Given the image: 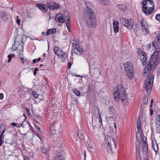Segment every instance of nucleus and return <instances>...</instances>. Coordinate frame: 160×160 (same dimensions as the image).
<instances>
[{
  "mask_svg": "<svg viewBox=\"0 0 160 160\" xmlns=\"http://www.w3.org/2000/svg\"><path fill=\"white\" fill-rule=\"evenodd\" d=\"M25 110H26V112L27 113V115L28 116H31V114L30 112L29 109L27 108H26L25 109Z\"/></svg>",
  "mask_w": 160,
  "mask_h": 160,
  "instance_id": "de8ad7c7",
  "label": "nucleus"
},
{
  "mask_svg": "<svg viewBox=\"0 0 160 160\" xmlns=\"http://www.w3.org/2000/svg\"><path fill=\"white\" fill-rule=\"evenodd\" d=\"M109 119L110 120H112L113 119V118L112 116H111L109 118Z\"/></svg>",
  "mask_w": 160,
  "mask_h": 160,
  "instance_id": "69168bd1",
  "label": "nucleus"
},
{
  "mask_svg": "<svg viewBox=\"0 0 160 160\" xmlns=\"http://www.w3.org/2000/svg\"><path fill=\"white\" fill-rule=\"evenodd\" d=\"M74 76H75L76 77H81V79H80V80L82 79V77L81 76H80V75H78L76 74V75H74Z\"/></svg>",
  "mask_w": 160,
  "mask_h": 160,
  "instance_id": "e2e57ef3",
  "label": "nucleus"
},
{
  "mask_svg": "<svg viewBox=\"0 0 160 160\" xmlns=\"http://www.w3.org/2000/svg\"><path fill=\"white\" fill-rule=\"evenodd\" d=\"M82 18L83 21L89 27L95 28L96 26V17L93 10L86 4L83 9Z\"/></svg>",
  "mask_w": 160,
  "mask_h": 160,
  "instance_id": "f257e3e1",
  "label": "nucleus"
},
{
  "mask_svg": "<svg viewBox=\"0 0 160 160\" xmlns=\"http://www.w3.org/2000/svg\"><path fill=\"white\" fill-rule=\"evenodd\" d=\"M53 51L58 58L63 60L66 59L68 58V55L67 53L65 52H63L60 48L58 46H55L54 47Z\"/></svg>",
  "mask_w": 160,
  "mask_h": 160,
  "instance_id": "39448f33",
  "label": "nucleus"
},
{
  "mask_svg": "<svg viewBox=\"0 0 160 160\" xmlns=\"http://www.w3.org/2000/svg\"><path fill=\"white\" fill-rule=\"evenodd\" d=\"M48 9L51 10H57L59 8V5L53 1H48L47 2Z\"/></svg>",
  "mask_w": 160,
  "mask_h": 160,
  "instance_id": "1a4fd4ad",
  "label": "nucleus"
},
{
  "mask_svg": "<svg viewBox=\"0 0 160 160\" xmlns=\"http://www.w3.org/2000/svg\"><path fill=\"white\" fill-rule=\"evenodd\" d=\"M143 150V154H146L148 152V148L147 147H143L142 148Z\"/></svg>",
  "mask_w": 160,
  "mask_h": 160,
  "instance_id": "c03bdc74",
  "label": "nucleus"
},
{
  "mask_svg": "<svg viewBox=\"0 0 160 160\" xmlns=\"http://www.w3.org/2000/svg\"><path fill=\"white\" fill-rule=\"evenodd\" d=\"M56 32V29L55 28L49 29L48 30L47 32H46V36H48L49 34H53L55 33Z\"/></svg>",
  "mask_w": 160,
  "mask_h": 160,
  "instance_id": "5701e85b",
  "label": "nucleus"
},
{
  "mask_svg": "<svg viewBox=\"0 0 160 160\" xmlns=\"http://www.w3.org/2000/svg\"><path fill=\"white\" fill-rule=\"evenodd\" d=\"M5 128L4 125L3 124H0V133L1 132V130L2 129H3V128Z\"/></svg>",
  "mask_w": 160,
  "mask_h": 160,
  "instance_id": "603ef678",
  "label": "nucleus"
},
{
  "mask_svg": "<svg viewBox=\"0 0 160 160\" xmlns=\"http://www.w3.org/2000/svg\"><path fill=\"white\" fill-rule=\"evenodd\" d=\"M113 142V139L108 135H106L105 137L103 144L104 147L107 149L108 152H112L111 144Z\"/></svg>",
  "mask_w": 160,
  "mask_h": 160,
  "instance_id": "423d86ee",
  "label": "nucleus"
},
{
  "mask_svg": "<svg viewBox=\"0 0 160 160\" xmlns=\"http://www.w3.org/2000/svg\"><path fill=\"white\" fill-rule=\"evenodd\" d=\"M3 98V95L2 93L0 94V99H2Z\"/></svg>",
  "mask_w": 160,
  "mask_h": 160,
  "instance_id": "bf43d9fd",
  "label": "nucleus"
},
{
  "mask_svg": "<svg viewBox=\"0 0 160 160\" xmlns=\"http://www.w3.org/2000/svg\"><path fill=\"white\" fill-rule=\"evenodd\" d=\"M138 53L139 56H141L146 54V53L143 51H141L140 49H138Z\"/></svg>",
  "mask_w": 160,
  "mask_h": 160,
  "instance_id": "e433bc0d",
  "label": "nucleus"
},
{
  "mask_svg": "<svg viewBox=\"0 0 160 160\" xmlns=\"http://www.w3.org/2000/svg\"><path fill=\"white\" fill-rule=\"evenodd\" d=\"M148 102V98L145 97L143 99V102L144 104H147Z\"/></svg>",
  "mask_w": 160,
  "mask_h": 160,
  "instance_id": "37998d69",
  "label": "nucleus"
},
{
  "mask_svg": "<svg viewBox=\"0 0 160 160\" xmlns=\"http://www.w3.org/2000/svg\"><path fill=\"white\" fill-rule=\"evenodd\" d=\"M23 158L24 160H30V158L28 156H23Z\"/></svg>",
  "mask_w": 160,
  "mask_h": 160,
  "instance_id": "5fc2aeb1",
  "label": "nucleus"
},
{
  "mask_svg": "<svg viewBox=\"0 0 160 160\" xmlns=\"http://www.w3.org/2000/svg\"><path fill=\"white\" fill-rule=\"evenodd\" d=\"M67 20L66 22V25H67V27L68 29V31H69V27L68 26V24H69V22H70V19L69 18H68L67 19Z\"/></svg>",
  "mask_w": 160,
  "mask_h": 160,
  "instance_id": "a18cd8bd",
  "label": "nucleus"
},
{
  "mask_svg": "<svg viewBox=\"0 0 160 160\" xmlns=\"http://www.w3.org/2000/svg\"><path fill=\"white\" fill-rule=\"evenodd\" d=\"M73 92L78 96H79L81 95L80 91L78 90L77 89H74L73 90Z\"/></svg>",
  "mask_w": 160,
  "mask_h": 160,
  "instance_id": "7c9ffc66",
  "label": "nucleus"
},
{
  "mask_svg": "<svg viewBox=\"0 0 160 160\" xmlns=\"http://www.w3.org/2000/svg\"><path fill=\"white\" fill-rule=\"evenodd\" d=\"M3 143L2 141L0 140V146L2 145Z\"/></svg>",
  "mask_w": 160,
  "mask_h": 160,
  "instance_id": "774afa93",
  "label": "nucleus"
},
{
  "mask_svg": "<svg viewBox=\"0 0 160 160\" xmlns=\"http://www.w3.org/2000/svg\"><path fill=\"white\" fill-rule=\"evenodd\" d=\"M155 18L157 20L160 22V14L156 15L155 16Z\"/></svg>",
  "mask_w": 160,
  "mask_h": 160,
  "instance_id": "49530a36",
  "label": "nucleus"
},
{
  "mask_svg": "<svg viewBox=\"0 0 160 160\" xmlns=\"http://www.w3.org/2000/svg\"><path fill=\"white\" fill-rule=\"evenodd\" d=\"M21 59L22 60V64H24L25 63V62H27V63H28L27 61V59H25L23 58H21Z\"/></svg>",
  "mask_w": 160,
  "mask_h": 160,
  "instance_id": "8fccbe9b",
  "label": "nucleus"
},
{
  "mask_svg": "<svg viewBox=\"0 0 160 160\" xmlns=\"http://www.w3.org/2000/svg\"><path fill=\"white\" fill-rule=\"evenodd\" d=\"M150 115L152 116L153 113V111L152 109H150Z\"/></svg>",
  "mask_w": 160,
  "mask_h": 160,
  "instance_id": "680f3d73",
  "label": "nucleus"
},
{
  "mask_svg": "<svg viewBox=\"0 0 160 160\" xmlns=\"http://www.w3.org/2000/svg\"><path fill=\"white\" fill-rule=\"evenodd\" d=\"M98 118L99 120V122L100 123V124H102V119L100 113H99V116H98Z\"/></svg>",
  "mask_w": 160,
  "mask_h": 160,
  "instance_id": "6e6d98bb",
  "label": "nucleus"
},
{
  "mask_svg": "<svg viewBox=\"0 0 160 160\" xmlns=\"http://www.w3.org/2000/svg\"><path fill=\"white\" fill-rule=\"evenodd\" d=\"M158 54H155V53H153L152 57L149 59V62H152V64L154 66V68H156L158 64Z\"/></svg>",
  "mask_w": 160,
  "mask_h": 160,
  "instance_id": "9d476101",
  "label": "nucleus"
},
{
  "mask_svg": "<svg viewBox=\"0 0 160 160\" xmlns=\"http://www.w3.org/2000/svg\"><path fill=\"white\" fill-rule=\"evenodd\" d=\"M157 40L158 41H159L160 40V36H159L157 37Z\"/></svg>",
  "mask_w": 160,
  "mask_h": 160,
  "instance_id": "0e129e2a",
  "label": "nucleus"
},
{
  "mask_svg": "<svg viewBox=\"0 0 160 160\" xmlns=\"http://www.w3.org/2000/svg\"><path fill=\"white\" fill-rule=\"evenodd\" d=\"M146 56V54L140 56V59L142 62V64L143 66L146 65L147 62V59Z\"/></svg>",
  "mask_w": 160,
  "mask_h": 160,
  "instance_id": "a211bd4d",
  "label": "nucleus"
},
{
  "mask_svg": "<svg viewBox=\"0 0 160 160\" xmlns=\"http://www.w3.org/2000/svg\"><path fill=\"white\" fill-rule=\"evenodd\" d=\"M22 125V123L21 124H17L15 122H12L11 123V125L14 127L17 126L18 128L20 127Z\"/></svg>",
  "mask_w": 160,
  "mask_h": 160,
  "instance_id": "2f4dec72",
  "label": "nucleus"
},
{
  "mask_svg": "<svg viewBox=\"0 0 160 160\" xmlns=\"http://www.w3.org/2000/svg\"><path fill=\"white\" fill-rule=\"evenodd\" d=\"M38 68H35L33 72V74L34 75H35L37 74V72L38 71Z\"/></svg>",
  "mask_w": 160,
  "mask_h": 160,
  "instance_id": "4d7b16f0",
  "label": "nucleus"
},
{
  "mask_svg": "<svg viewBox=\"0 0 160 160\" xmlns=\"http://www.w3.org/2000/svg\"><path fill=\"white\" fill-rule=\"evenodd\" d=\"M77 135L78 137L81 139L83 140L84 139V134L82 131L81 130L79 131Z\"/></svg>",
  "mask_w": 160,
  "mask_h": 160,
  "instance_id": "bb28decb",
  "label": "nucleus"
},
{
  "mask_svg": "<svg viewBox=\"0 0 160 160\" xmlns=\"http://www.w3.org/2000/svg\"><path fill=\"white\" fill-rule=\"evenodd\" d=\"M120 100H121L122 104L124 105H128V100L127 98H126V96H125L124 98L122 97L121 98Z\"/></svg>",
  "mask_w": 160,
  "mask_h": 160,
  "instance_id": "b1692460",
  "label": "nucleus"
},
{
  "mask_svg": "<svg viewBox=\"0 0 160 160\" xmlns=\"http://www.w3.org/2000/svg\"><path fill=\"white\" fill-rule=\"evenodd\" d=\"M156 129L157 132L160 133V124H156Z\"/></svg>",
  "mask_w": 160,
  "mask_h": 160,
  "instance_id": "4c0bfd02",
  "label": "nucleus"
},
{
  "mask_svg": "<svg viewBox=\"0 0 160 160\" xmlns=\"http://www.w3.org/2000/svg\"><path fill=\"white\" fill-rule=\"evenodd\" d=\"M120 22L122 25L126 27L128 29H131L133 28V23L132 22L131 23V20L130 19L128 20L126 18H123L120 19Z\"/></svg>",
  "mask_w": 160,
  "mask_h": 160,
  "instance_id": "0eeeda50",
  "label": "nucleus"
},
{
  "mask_svg": "<svg viewBox=\"0 0 160 160\" xmlns=\"http://www.w3.org/2000/svg\"><path fill=\"white\" fill-rule=\"evenodd\" d=\"M72 47L74 49H76L80 46L79 43L78 42H74L72 43Z\"/></svg>",
  "mask_w": 160,
  "mask_h": 160,
  "instance_id": "c756f323",
  "label": "nucleus"
},
{
  "mask_svg": "<svg viewBox=\"0 0 160 160\" xmlns=\"http://www.w3.org/2000/svg\"><path fill=\"white\" fill-rule=\"evenodd\" d=\"M37 59H34L32 61L33 63H36L38 62H37Z\"/></svg>",
  "mask_w": 160,
  "mask_h": 160,
  "instance_id": "052dcab7",
  "label": "nucleus"
},
{
  "mask_svg": "<svg viewBox=\"0 0 160 160\" xmlns=\"http://www.w3.org/2000/svg\"><path fill=\"white\" fill-rule=\"evenodd\" d=\"M113 109V108L112 106H110L108 108V110L110 112H111L112 111V110Z\"/></svg>",
  "mask_w": 160,
  "mask_h": 160,
  "instance_id": "13d9d810",
  "label": "nucleus"
},
{
  "mask_svg": "<svg viewBox=\"0 0 160 160\" xmlns=\"http://www.w3.org/2000/svg\"><path fill=\"white\" fill-rule=\"evenodd\" d=\"M152 62H149V63L146 67L144 70V73L145 74V76H147L151 72L152 68H153L154 66L152 64Z\"/></svg>",
  "mask_w": 160,
  "mask_h": 160,
  "instance_id": "9b49d317",
  "label": "nucleus"
},
{
  "mask_svg": "<svg viewBox=\"0 0 160 160\" xmlns=\"http://www.w3.org/2000/svg\"><path fill=\"white\" fill-rule=\"evenodd\" d=\"M74 52L77 55H80L83 54L84 51L83 48L80 46L76 49H73Z\"/></svg>",
  "mask_w": 160,
  "mask_h": 160,
  "instance_id": "f3484780",
  "label": "nucleus"
},
{
  "mask_svg": "<svg viewBox=\"0 0 160 160\" xmlns=\"http://www.w3.org/2000/svg\"><path fill=\"white\" fill-rule=\"evenodd\" d=\"M60 137H58V138L57 139V140L58 141H60Z\"/></svg>",
  "mask_w": 160,
  "mask_h": 160,
  "instance_id": "338daca9",
  "label": "nucleus"
},
{
  "mask_svg": "<svg viewBox=\"0 0 160 160\" xmlns=\"http://www.w3.org/2000/svg\"><path fill=\"white\" fill-rule=\"evenodd\" d=\"M60 126V123L58 122H55L51 124V129L54 131L58 130L59 129Z\"/></svg>",
  "mask_w": 160,
  "mask_h": 160,
  "instance_id": "4468645a",
  "label": "nucleus"
},
{
  "mask_svg": "<svg viewBox=\"0 0 160 160\" xmlns=\"http://www.w3.org/2000/svg\"><path fill=\"white\" fill-rule=\"evenodd\" d=\"M154 78V75L151 74L148 77L146 80L145 87L148 95L149 93L150 94L151 92L152 87L153 84Z\"/></svg>",
  "mask_w": 160,
  "mask_h": 160,
  "instance_id": "20e7f679",
  "label": "nucleus"
},
{
  "mask_svg": "<svg viewBox=\"0 0 160 160\" xmlns=\"http://www.w3.org/2000/svg\"><path fill=\"white\" fill-rule=\"evenodd\" d=\"M154 4L152 0H148L147 7L149 8L154 9Z\"/></svg>",
  "mask_w": 160,
  "mask_h": 160,
  "instance_id": "4be33fe9",
  "label": "nucleus"
},
{
  "mask_svg": "<svg viewBox=\"0 0 160 160\" xmlns=\"http://www.w3.org/2000/svg\"><path fill=\"white\" fill-rule=\"evenodd\" d=\"M36 6L43 12H46L48 10V6L45 4L39 3L37 4Z\"/></svg>",
  "mask_w": 160,
  "mask_h": 160,
  "instance_id": "ddd939ff",
  "label": "nucleus"
},
{
  "mask_svg": "<svg viewBox=\"0 0 160 160\" xmlns=\"http://www.w3.org/2000/svg\"><path fill=\"white\" fill-rule=\"evenodd\" d=\"M88 146L90 148H93V144L92 142H91L90 141H88Z\"/></svg>",
  "mask_w": 160,
  "mask_h": 160,
  "instance_id": "79ce46f5",
  "label": "nucleus"
},
{
  "mask_svg": "<svg viewBox=\"0 0 160 160\" xmlns=\"http://www.w3.org/2000/svg\"><path fill=\"white\" fill-rule=\"evenodd\" d=\"M114 32L115 33L118 32L119 31V23L117 21H114L113 22Z\"/></svg>",
  "mask_w": 160,
  "mask_h": 160,
  "instance_id": "aec40b11",
  "label": "nucleus"
},
{
  "mask_svg": "<svg viewBox=\"0 0 160 160\" xmlns=\"http://www.w3.org/2000/svg\"><path fill=\"white\" fill-rule=\"evenodd\" d=\"M6 131L5 128H3V130L2 133L0 135V140L2 141V139H3V137L4 136V133Z\"/></svg>",
  "mask_w": 160,
  "mask_h": 160,
  "instance_id": "72a5a7b5",
  "label": "nucleus"
},
{
  "mask_svg": "<svg viewBox=\"0 0 160 160\" xmlns=\"http://www.w3.org/2000/svg\"><path fill=\"white\" fill-rule=\"evenodd\" d=\"M143 147H147L148 148V144L147 142V141H146V138H145V140L144 141V138L143 139V143H142V148Z\"/></svg>",
  "mask_w": 160,
  "mask_h": 160,
  "instance_id": "f704fd0d",
  "label": "nucleus"
},
{
  "mask_svg": "<svg viewBox=\"0 0 160 160\" xmlns=\"http://www.w3.org/2000/svg\"><path fill=\"white\" fill-rule=\"evenodd\" d=\"M124 70L128 77L130 79L134 78V68L132 62H127L124 65Z\"/></svg>",
  "mask_w": 160,
  "mask_h": 160,
  "instance_id": "7ed1b4c3",
  "label": "nucleus"
},
{
  "mask_svg": "<svg viewBox=\"0 0 160 160\" xmlns=\"http://www.w3.org/2000/svg\"><path fill=\"white\" fill-rule=\"evenodd\" d=\"M158 45V42H156L155 41L153 42L152 44V45L154 47V48H156Z\"/></svg>",
  "mask_w": 160,
  "mask_h": 160,
  "instance_id": "09e8293b",
  "label": "nucleus"
},
{
  "mask_svg": "<svg viewBox=\"0 0 160 160\" xmlns=\"http://www.w3.org/2000/svg\"><path fill=\"white\" fill-rule=\"evenodd\" d=\"M156 124H160V116L158 115V117L156 119Z\"/></svg>",
  "mask_w": 160,
  "mask_h": 160,
  "instance_id": "58836bf2",
  "label": "nucleus"
},
{
  "mask_svg": "<svg viewBox=\"0 0 160 160\" xmlns=\"http://www.w3.org/2000/svg\"><path fill=\"white\" fill-rule=\"evenodd\" d=\"M152 148L154 150V151H155V152L156 153L157 152H158V146L156 142H155V144L154 145V144L153 143V141H152Z\"/></svg>",
  "mask_w": 160,
  "mask_h": 160,
  "instance_id": "393cba45",
  "label": "nucleus"
},
{
  "mask_svg": "<svg viewBox=\"0 0 160 160\" xmlns=\"http://www.w3.org/2000/svg\"><path fill=\"white\" fill-rule=\"evenodd\" d=\"M21 43L19 44V46L17 48L15 47V45L14 43L12 46V49L13 50H16L17 48L18 49V48H20V52H23V47L24 45V43H23V41L22 40V41H21Z\"/></svg>",
  "mask_w": 160,
  "mask_h": 160,
  "instance_id": "dca6fc26",
  "label": "nucleus"
},
{
  "mask_svg": "<svg viewBox=\"0 0 160 160\" xmlns=\"http://www.w3.org/2000/svg\"><path fill=\"white\" fill-rule=\"evenodd\" d=\"M18 17H19L18 16H17L16 17V18H17L16 22H17V24L18 25H19L20 24V20L18 19Z\"/></svg>",
  "mask_w": 160,
  "mask_h": 160,
  "instance_id": "864d4df0",
  "label": "nucleus"
},
{
  "mask_svg": "<svg viewBox=\"0 0 160 160\" xmlns=\"http://www.w3.org/2000/svg\"><path fill=\"white\" fill-rule=\"evenodd\" d=\"M154 9L147 7L146 8H144V9L143 8H142V11L145 15L149 16L151 15L153 12Z\"/></svg>",
  "mask_w": 160,
  "mask_h": 160,
  "instance_id": "2eb2a0df",
  "label": "nucleus"
},
{
  "mask_svg": "<svg viewBox=\"0 0 160 160\" xmlns=\"http://www.w3.org/2000/svg\"><path fill=\"white\" fill-rule=\"evenodd\" d=\"M160 51V48H157L155 51L154 52V53H157V54L159 55V53Z\"/></svg>",
  "mask_w": 160,
  "mask_h": 160,
  "instance_id": "3c124183",
  "label": "nucleus"
},
{
  "mask_svg": "<svg viewBox=\"0 0 160 160\" xmlns=\"http://www.w3.org/2000/svg\"><path fill=\"white\" fill-rule=\"evenodd\" d=\"M141 25L142 29L147 32L148 31V24L147 22L144 20H142L141 21Z\"/></svg>",
  "mask_w": 160,
  "mask_h": 160,
  "instance_id": "6ab92c4d",
  "label": "nucleus"
},
{
  "mask_svg": "<svg viewBox=\"0 0 160 160\" xmlns=\"http://www.w3.org/2000/svg\"><path fill=\"white\" fill-rule=\"evenodd\" d=\"M15 55L14 54H13V55L9 54L8 55V62L9 63L11 62V60L12 59V58Z\"/></svg>",
  "mask_w": 160,
  "mask_h": 160,
  "instance_id": "a19ab883",
  "label": "nucleus"
},
{
  "mask_svg": "<svg viewBox=\"0 0 160 160\" xmlns=\"http://www.w3.org/2000/svg\"><path fill=\"white\" fill-rule=\"evenodd\" d=\"M118 8L120 10L123 11H125L127 10L126 7L124 5H118Z\"/></svg>",
  "mask_w": 160,
  "mask_h": 160,
  "instance_id": "cd10ccee",
  "label": "nucleus"
},
{
  "mask_svg": "<svg viewBox=\"0 0 160 160\" xmlns=\"http://www.w3.org/2000/svg\"><path fill=\"white\" fill-rule=\"evenodd\" d=\"M70 62L68 63V68L69 69H70L73 63V59L72 58H71L69 59Z\"/></svg>",
  "mask_w": 160,
  "mask_h": 160,
  "instance_id": "473e14b6",
  "label": "nucleus"
},
{
  "mask_svg": "<svg viewBox=\"0 0 160 160\" xmlns=\"http://www.w3.org/2000/svg\"><path fill=\"white\" fill-rule=\"evenodd\" d=\"M148 0H143L142 2V8H146L148 5Z\"/></svg>",
  "mask_w": 160,
  "mask_h": 160,
  "instance_id": "a878e982",
  "label": "nucleus"
},
{
  "mask_svg": "<svg viewBox=\"0 0 160 160\" xmlns=\"http://www.w3.org/2000/svg\"><path fill=\"white\" fill-rule=\"evenodd\" d=\"M125 96V91L123 86L120 85H118L117 87V91L113 93V97L115 100L118 101L120 98H124Z\"/></svg>",
  "mask_w": 160,
  "mask_h": 160,
  "instance_id": "f03ea898",
  "label": "nucleus"
},
{
  "mask_svg": "<svg viewBox=\"0 0 160 160\" xmlns=\"http://www.w3.org/2000/svg\"><path fill=\"white\" fill-rule=\"evenodd\" d=\"M54 160H64V158L62 155H58Z\"/></svg>",
  "mask_w": 160,
  "mask_h": 160,
  "instance_id": "c85d7f7f",
  "label": "nucleus"
},
{
  "mask_svg": "<svg viewBox=\"0 0 160 160\" xmlns=\"http://www.w3.org/2000/svg\"><path fill=\"white\" fill-rule=\"evenodd\" d=\"M55 19L56 21H58L61 23H63L66 21L65 19L63 17V14L61 13H59L57 14Z\"/></svg>",
  "mask_w": 160,
  "mask_h": 160,
  "instance_id": "f8f14e48",
  "label": "nucleus"
},
{
  "mask_svg": "<svg viewBox=\"0 0 160 160\" xmlns=\"http://www.w3.org/2000/svg\"><path fill=\"white\" fill-rule=\"evenodd\" d=\"M32 96L34 98H37L38 97V95L37 92L35 91H33L32 93Z\"/></svg>",
  "mask_w": 160,
  "mask_h": 160,
  "instance_id": "ea45409f",
  "label": "nucleus"
},
{
  "mask_svg": "<svg viewBox=\"0 0 160 160\" xmlns=\"http://www.w3.org/2000/svg\"><path fill=\"white\" fill-rule=\"evenodd\" d=\"M137 127L138 132L136 134V138L138 141L140 142L142 140V134L141 131V124L139 118H138L137 119Z\"/></svg>",
  "mask_w": 160,
  "mask_h": 160,
  "instance_id": "6e6552de",
  "label": "nucleus"
},
{
  "mask_svg": "<svg viewBox=\"0 0 160 160\" xmlns=\"http://www.w3.org/2000/svg\"><path fill=\"white\" fill-rule=\"evenodd\" d=\"M0 16L2 19L3 20L7 19L8 15L6 12L4 11H2L1 12Z\"/></svg>",
  "mask_w": 160,
  "mask_h": 160,
  "instance_id": "412c9836",
  "label": "nucleus"
},
{
  "mask_svg": "<svg viewBox=\"0 0 160 160\" xmlns=\"http://www.w3.org/2000/svg\"><path fill=\"white\" fill-rule=\"evenodd\" d=\"M41 150L42 153L45 154L47 152V149L44 147H42L41 148Z\"/></svg>",
  "mask_w": 160,
  "mask_h": 160,
  "instance_id": "c9c22d12",
  "label": "nucleus"
}]
</instances>
